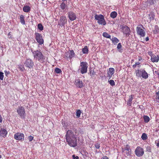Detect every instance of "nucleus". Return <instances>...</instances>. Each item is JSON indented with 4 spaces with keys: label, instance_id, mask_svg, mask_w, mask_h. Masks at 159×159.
<instances>
[{
    "label": "nucleus",
    "instance_id": "11",
    "mask_svg": "<svg viewBox=\"0 0 159 159\" xmlns=\"http://www.w3.org/2000/svg\"><path fill=\"white\" fill-rule=\"evenodd\" d=\"M122 32L126 36H129L130 34V30L129 28L127 26H123L122 28Z\"/></svg>",
    "mask_w": 159,
    "mask_h": 159
},
{
    "label": "nucleus",
    "instance_id": "16",
    "mask_svg": "<svg viewBox=\"0 0 159 159\" xmlns=\"http://www.w3.org/2000/svg\"><path fill=\"white\" fill-rule=\"evenodd\" d=\"M122 150L123 152L125 153L127 156L130 155L131 150L129 145H127L125 148H122Z\"/></svg>",
    "mask_w": 159,
    "mask_h": 159
},
{
    "label": "nucleus",
    "instance_id": "13",
    "mask_svg": "<svg viewBox=\"0 0 159 159\" xmlns=\"http://www.w3.org/2000/svg\"><path fill=\"white\" fill-rule=\"evenodd\" d=\"M24 135L23 133H18L14 135V138L17 140H24Z\"/></svg>",
    "mask_w": 159,
    "mask_h": 159
},
{
    "label": "nucleus",
    "instance_id": "39",
    "mask_svg": "<svg viewBox=\"0 0 159 159\" xmlns=\"http://www.w3.org/2000/svg\"><path fill=\"white\" fill-rule=\"evenodd\" d=\"M140 64V63L139 62H136L135 64L133 65V67L134 68H135L137 66L139 65Z\"/></svg>",
    "mask_w": 159,
    "mask_h": 159
},
{
    "label": "nucleus",
    "instance_id": "6",
    "mask_svg": "<svg viewBox=\"0 0 159 159\" xmlns=\"http://www.w3.org/2000/svg\"><path fill=\"white\" fill-rule=\"evenodd\" d=\"M88 63L86 62L82 61L80 63V68L79 70L82 74L87 73L88 67Z\"/></svg>",
    "mask_w": 159,
    "mask_h": 159
},
{
    "label": "nucleus",
    "instance_id": "30",
    "mask_svg": "<svg viewBox=\"0 0 159 159\" xmlns=\"http://www.w3.org/2000/svg\"><path fill=\"white\" fill-rule=\"evenodd\" d=\"M143 119L145 123H148L150 120L149 117L147 116H143Z\"/></svg>",
    "mask_w": 159,
    "mask_h": 159
},
{
    "label": "nucleus",
    "instance_id": "21",
    "mask_svg": "<svg viewBox=\"0 0 159 159\" xmlns=\"http://www.w3.org/2000/svg\"><path fill=\"white\" fill-rule=\"evenodd\" d=\"M133 95H131L129 96V99L127 102V105L130 106L132 104V101L133 99Z\"/></svg>",
    "mask_w": 159,
    "mask_h": 159
},
{
    "label": "nucleus",
    "instance_id": "37",
    "mask_svg": "<svg viewBox=\"0 0 159 159\" xmlns=\"http://www.w3.org/2000/svg\"><path fill=\"white\" fill-rule=\"evenodd\" d=\"M122 47V46L121 43H119L117 46V48L119 50V52H121L120 51V50H121V49L120 50V49H121Z\"/></svg>",
    "mask_w": 159,
    "mask_h": 159
},
{
    "label": "nucleus",
    "instance_id": "18",
    "mask_svg": "<svg viewBox=\"0 0 159 159\" xmlns=\"http://www.w3.org/2000/svg\"><path fill=\"white\" fill-rule=\"evenodd\" d=\"M7 134V132L6 129L3 128L0 129V136L5 138Z\"/></svg>",
    "mask_w": 159,
    "mask_h": 159
},
{
    "label": "nucleus",
    "instance_id": "49",
    "mask_svg": "<svg viewBox=\"0 0 159 159\" xmlns=\"http://www.w3.org/2000/svg\"><path fill=\"white\" fill-rule=\"evenodd\" d=\"M157 98L159 100V91L156 93Z\"/></svg>",
    "mask_w": 159,
    "mask_h": 159
},
{
    "label": "nucleus",
    "instance_id": "46",
    "mask_svg": "<svg viewBox=\"0 0 159 159\" xmlns=\"http://www.w3.org/2000/svg\"><path fill=\"white\" fill-rule=\"evenodd\" d=\"M155 0H149V3L150 4L152 5L154 4V1Z\"/></svg>",
    "mask_w": 159,
    "mask_h": 159
},
{
    "label": "nucleus",
    "instance_id": "23",
    "mask_svg": "<svg viewBox=\"0 0 159 159\" xmlns=\"http://www.w3.org/2000/svg\"><path fill=\"white\" fill-rule=\"evenodd\" d=\"M111 40L112 41V43L115 45L119 41V40L116 37L112 38L111 39Z\"/></svg>",
    "mask_w": 159,
    "mask_h": 159
},
{
    "label": "nucleus",
    "instance_id": "54",
    "mask_svg": "<svg viewBox=\"0 0 159 159\" xmlns=\"http://www.w3.org/2000/svg\"><path fill=\"white\" fill-rule=\"evenodd\" d=\"M62 125H63V126L64 127L65 125V123H64L63 122H62Z\"/></svg>",
    "mask_w": 159,
    "mask_h": 159
},
{
    "label": "nucleus",
    "instance_id": "58",
    "mask_svg": "<svg viewBox=\"0 0 159 159\" xmlns=\"http://www.w3.org/2000/svg\"><path fill=\"white\" fill-rule=\"evenodd\" d=\"M66 128H67V126H66V127H65V129H66Z\"/></svg>",
    "mask_w": 159,
    "mask_h": 159
},
{
    "label": "nucleus",
    "instance_id": "25",
    "mask_svg": "<svg viewBox=\"0 0 159 159\" xmlns=\"http://www.w3.org/2000/svg\"><path fill=\"white\" fill-rule=\"evenodd\" d=\"M82 51L84 54H88L89 52V49L88 47L87 46H85L84 48L82 49Z\"/></svg>",
    "mask_w": 159,
    "mask_h": 159
},
{
    "label": "nucleus",
    "instance_id": "44",
    "mask_svg": "<svg viewBox=\"0 0 159 159\" xmlns=\"http://www.w3.org/2000/svg\"><path fill=\"white\" fill-rule=\"evenodd\" d=\"M95 147L97 149H99L100 147V144L97 143L95 145Z\"/></svg>",
    "mask_w": 159,
    "mask_h": 159
},
{
    "label": "nucleus",
    "instance_id": "27",
    "mask_svg": "<svg viewBox=\"0 0 159 159\" xmlns=\"http://www.w3.org/2000/svg\"><path fill=\"white\" fill-rule=\"evenodd\" d=\"M117 13L115 11H113L111 12L110 17L112 18H115L117 16Z\"/></svg>",
    "mask_w": 159,
    "mask_h": 159
},
{
    "label": "nucleus",
    "instance_id": "36",
    "mask_svg": "<svg viewBox=\"0 0 159 159\" xmlns=\"http://www.w3.org/2000/svg\"><path fill=\"white\" fill-rule=\"evenodd\" d=\"M38 28L40 30L42 31L43 30V26L42 24L39 23L38 25Z\"/></svg>",
    "mask_w": 159,
    "mask_h": 159
},
{
    "label": "nucleus",
    "instance_id": "38",
    "mask_svg": "<svg viewBox=\"0 0 159 159\" xmlns=\"http://www.w3.org/2000/svg\"><path fill=\"white\" fill-rule=\"evenodd\" d=\"M4 78V73L2 72H0V80H2Z\"/></svg>",
    "mask_w": 159,
    "mask_h": 159
},
{
    "label": "nucleus",
    "instance_id": "24",
    "mask_svg": "<svg viewBox=\"0 0 159 159\" xmlns=\"http://www.w3.org/2000/svg\"><path fill=\"white\" fill-rule=\"evenodd\" d=\"M155 17V15L153 12H151L149 15L148 19H150V21L153 20Z\"/></svg>",
    "mask_w": 159,
    "mask_h": 159
},
{
    "label": "nucleus",
    "instance_id": "2",
    "mask_svg": "<svg viewBox=\"0 0 159 159\" xmlns=\"http://www.w3.org/2000/svg\"><path fill=\"white\" fill-rule=\"evenodd\" d=\"M31 52L34 60L38 61L41 63H43L46 61L45 57L40 51L38 50L34 51L31 50Z\"/></svg>",
    "mask_w": 159,
    "mask_h": 159
},
{
    "label": "nucleus",
    "instance_id": "35",
    "mask_svg": "<svg viewBox=\"0 0 159 159\" xmlns=\"http://www.w3.org/2000/svg\"><path fill=\"white\" fill-rule=\"evenodd\" d=\"M55 72L57 74H59L62 72L61 69L58 68H56L55 70Z\"/></svg>",
    "mask_w": 159,
    "mask_h": 159
},
{
    "label": "nucleus",
    "instance_id": "5",
    "mask_svg": "<svg viewBox=\"0 0 159 159\" xmlns=\"http://www.w3.org/2000/svg\"><path fill=\"white\" fill-rule=\"evenodd\" d=\"M95 20H98L97 22L99 25H105L107 24L104 17L103 15H96L95 16Z\"/></svg>",
    "mask_w": 159,
    "mask_h": 159
},
{
    "label": "nucleus",
    "instance_id": "19",
    "mask_svg": "<svg viewBox=\"0 0 159 159\" xmlns=\"http://www.w3.org/2000/svg\"><path fill=\"white\" fill-rule=\"evenodd\" d=\"M150 60L153 62H157L159 61V55L157 56L154 55L151 57Z\"/></svg>",
    "mask_w": 159,
    "mask_h": 159
},
{
    "label": "nucleus",
    "instance_id": "28",
    "mask_svg": "<svg viewBox=\"0 0 159 159\" xmlns=\"http://www.w3.org/2000/svg\"><path fill=\"white\" fill-rule=\"evenodd\" d=\"M159 30V28L158 25H156L155 26L154 30H153V32L154 34H157L158 33Z\"/></svg>",
    "mask_w": 159,
    "mask_h": 159
},
{
    "label": "nucleus",
    "instance_id": "26",
    "mask_svg": "<svg viewBox=\"0 0 159 159\" xmlns=\"http://www.w3.org/2000/svg\"><path fill=\"white\" fill-rule=\"evenodd\" d=\"M25 17L23 15H21L20 16V22L21 23L22 25H25V22L24 20Z\"/></svg>",
    "mask_w": 159,
    "mask_h": 159
},
{
    "label": "nucleus",
    "instance_id": "53",
    "mask_svg": "<svg viewBox=\"0 0 159 159\" xmlns=\"http://www.w3.org/2000/svg\"><path fill=\"white\" fill-rule=\"evenodd\" d=\"M95 72L94 71H93L92 73V75H95Z\"/></svg>",
    "mask_w": 159,
    "mask_h": 159
},
{
    "label": "nucleus",
    "instance_id": "10",
    "mask_svg": "<svg viewBox=\"0 0 159 159\" xmlns=\"http://www.w3.org/2000/svg\"><path fill=\"white\" fill-rule=\"evenodd\" d=\"M24 64L26 67L30 69H31L33 67L34 65V63L32 59L29 58L27 59L24 62Z\"/></svg>",
    "mask_w": 159,
    "mask_h": 159
},
{
    "label": "nucleus",
    "instance_id": "20",
    "mask_svg": "<svg viewBox=\"0 0 159 159\" xmlns=\"http://www.w3.org/2000/svg\"><path fill=\"white\" fill-rule=\"evenodd\" d=\"M75 83L76 85L79 88H81L83 86V83L81 80L78 79L75 80Z\"/></svg>",
    "mask_w": 159,
    "mask_h": 159
},
{
    "label": "nucleus",
    "instance_id": "32",
    "mask_svg": "<svg viewBox=\"0 0 159 159\" xmlns=\"http://www.w3.org/2000/svg\"><path fill=\"white\" fill-rule=\"evenodd\" d=\"M66 4L63 2L61 3L60 5V7L62 10H64L66 8Z\"/></svg>",
    "mask_w": 159,
    "mask_h": 159
},
{
    "label": "nucleus",
    "instance_id": "31",
    "mask_svg": "<svg viewBox=\"0 0 159 159\" xmlns=\"http://www.w3.org/2000/svg\"><path fill=\"white\" fill-rule=\"evenodd\" d=\"M141 138L142 140H145L147 139L148 136L146 134L143 133L142 134Z\"/></svg>",
    "mask_w": 159,
    "mask_h": 159
},
{
    "label": "nucleus",
    "instance_id": "42",
    "mask_svg": "<svg viewBox=\"0 0 159 159\" xmlns=\"http://www.w3.org/2000/svg\"><path fill=\"white\" fill-rule=\"evenodd\" d=\"M155 144L157 147H159V139H158L155 141Z\"/></svg>",
    "mask_w": 159,
    "mask_h": 159
},
{
    "label": "nucleus",
    "instance_id": "43",
    "mask_svg": "<svg viewBox=\"0 0 159 159\" xmlns=\"http://www.w3.org/2000/svg\"><path fill=\"white\" fill-rule=\"evenodd\" d=\"M148 54L151 57L154 55V54H153L152 52V51L148 52Z\"/></svg>",
    "mask_w": 159,
    "mask_h": 159
},
{
    "label": "nucleus",
    "instance_id": "29",
    "mask_svg": "<svg viewBox=\"0 0 159 159\" xmlns=\"http://www.w3.org/2000/svg\"><path fill=\"white\" fill-rule=\"evenodd\" d=\"M102 35L104 37L107 38L111 39V35L108 34L107 33L103 32L102 34Z\"/></svg>",
    "mask_w": 159,
    "mask_h": 159
},
{
    "label": "nucleus",
    "instance_id": "45",
    "mask_svg": "<svg viewBox=\"0 0 159 159\" xmlns=\"http://www.w3.org/2000/svg\"><path fill=\"white\" fill-rule=\"evenodd\" d=\"M4 72L5 73V75L7 76L10 73L9 71H7L6 70H5Z\"/></svg>",
    "mask_w": 159,
    "mask_h": 159
},
{
    "label": "nucleus",
    "instance_id": "8",
    "mask_svg": "<svg viewBox=\"0 0 159 159\" xmlns=\"http://www.w3.org/2000/svg\"><path fill=\"white\" fill-rule=\"evenodd\" d=\"M34 35L35 39L37 42L40 45H42L43 44L44 40L42 35L40 34L37 32H36Z\"/></svg>",
    "mask_w": 159,
    "mask_h": 159
},
{
    "label": "nucleus",
    "instance_id": "1",
    "mask_svg": "<svg viewBox=\"0 0 159 159\" xmlns=\"http://www.w3.org/2000/svg\"><path fill=\"white\" fill-rule=\"evenodd\" d=\"M70 129L71 130H69L66 132V141L70 147H75L77 144V136L71 130L75 132L76 129L74 128H71Z\"/></svg>",
    "mask_w": 159,
    "mask_h": 159
},
{
    "label": "nucleus",
    "instance_id": "15",
    "mask_svg": "<svg viewBox=\"0 0 159 159\" xmlns=\"http://www.w3.org/2000/svg\"><path fill=\"white\" fill-rule=\"evenodd\" d=\"M115 72V69L113 68H110L107 71V77L109 80L111 79L112 75Z\"/></svg>",
    "mask_w": 159,
    "mask_h": 159
},
{
    "label": "nucleus",
    "instance_id": "47",
    "mask_svg": "<svg viewBox=\"0 0 159 159\" xmlns=\"http://www.w3.org/2000/svg\"><path fill=\"white\" fill-rule=\"evenodd\" d=\"M72 158L73 159H79V157L78 156H75V155H72Z\"/></svg>",
    "mask_w": 159,
    "mask_h": 159
},
{
    "label": "nucleus",
    "instance_id": "55",
    "mask_svg": "<svg viewBox=\"0 0 159 159\" xmlns=\"http://www.w3.org/2000/svg\"><path fill=\"white\" fill-rule=\"evenodd\" d=\"M62 0V1L63 2H65V1H67V0Z\"/></svg>",
    "mask_w": 159,
    "mask_h": 159
},
{
    "label": "nucleus",
    "instance_id": "4",
    "mask_svg": "<svg viewBox=\"0 0 159 159\" xmlns=\"http://www.w3.org/2000/svg\"><path fill=\"white\" fill-rule=\"evenodd\" d=\"M136 32L137 34L140 37H144L146 34L145 29L141 25H139L137 27Z\"/></svg>",
    "mask_w": 159,
    "mask_h": 159
},
{
    "label": "nucleus",
    "instance_id": "50",
    "mask_svg": "<svg viewBox=\"0 0 159 159\" xmlns=\"http://www.w3.org/2000/svg\"><path fill=\"white\" fill-rule=\"evenodd\" d=\"M2 121V118L0 115V123H1Z\"/></svg>",
    "mask_w": 159,
    "mask_h": 159
},
{
    "label": "nucleus",
    "instance_id": "34",
    "mask_svg": "<svg viewBox=\"0 0 159 159\" xmlns=\"http://www.w3.org/2000/svg\"><path fill=\"white\" fill-rule=\"evenodd\" d=\"M108 82L111 86H113L115 85V83L113 80H108Z\"/></svg>",
    "mask_w": 159,
    "mask_h": 159
},
{
    "label": "nucleus",
    "instance_id": "12",
    "mask_svg": "<svg viewBox=\"0 0 159 159\" xmlns=\"http://www.w3.org/2000/svg\"><path fill=\"white\" fill-rule=\"evenodd\" d=\"M67 22L66 17L65 16H61L58 25H61L65 28V25Z\"/></svg>",
    "mask_w": 159,
    "mask_h": 159
},
{
    "label": "nucleus",
    "instance_id": "48",
    "mask_svg": "<svg viewBox=\"0 0 159 159\" xmlns=\"http://www.w3.org/2000/svg\"><path fill=\"white\" fill-rule=\"evenodd\" d=\"M101 159H109V158L107 156H104L102 157Z\"/></svg>",
    "mask_w": 159,
    "mask_h": 159
},
{
    "label": "nucleus",
    "instance_id": "22",
    "mask_svg": "<svg viewBox=\"0 0 159 159\" xmlns=\"http://www.w3.org/2000/svg\"><path fill=\"white\" fill-rule=\"evenodd\" d=\"M30 8L28 6H25L23 8V11L25 12H28L30 11Z\"/></svg>",
    "mask_w": 159,
    "mask_h": 159
},
{
    "label": "nucleus",
    "instance_id": "14",
    "mask_svg": "<svg viewBox=\"0 0 159 159\" xmlns=\"http://www.w3.org/2000/svg\"><path fill=\"white\" fill-rule=\"evenodd\" d=\"M69 19L71 21H73L76 19V15L75 13L72 11H70L67 13Z\"/></svg>",
    "mask_w": 159,
    "mask_h": 159
},
{
    "label": "nucleus",
    "instance_id": "52",
    "mask_svg": "<svg viewBox=\"0 0 159 159\" xmlns=\"http://www.w3.org/2000/svg\"><path fill=\"white\" fill-rule=\"evenodd\" d=\"M142 59V58L141 57H139V61H140Z\"/></svg>",
    "mask_w": 159,
    "mask_h": 159
},
{
    "label": "nucleus",
    "instance_id": "17",
    "mask_svg": "<svg viewBox=\"0 0 159 159\" xmlns=\"http://www.w3.org/2000/svg\"><path fill=\"white\" fill-rule=\"evenodd\" d=\"M66 55H67L66 56V57L67 58L71 59L74 57L75 53L73 50H70L69 52H67L66 53Z\"/></svg>",
    "mask_w": 159,
    "mask_h": 159
},
{
    "label": "nucleus",
    "instance_id": "56",
    "mask_svg": "<svg viewBox=\"0 0 159 159\" xmlns=\"http://www.w3.org/2000/svg\"><path fill=\"white\" fill-rule=\"evenodd\" d=\"M158 78L159 79V74H158Z\"/></svg>",
    "mask_w": 159,
    "mask_h": 159
},
{
    "label": "nucleus",
    "instance_id": "3",
    "mask_svg": "<svg viewBox=\"0 0 159 159\" xmlns=\"http://www.w3.org/2000/svg\"><path fill=\"white\" fill-rule=\"evenodd\" d=\"M136 75L138 78H142L146 79L148 77V75L144 69L135 70Z\"/></svg>",
    "mask_w": 159,
    "mask_h": 159
},
{
    "label": "nucleus",
    "instance_id": "57",
    "mask_svg": "<svg viewBox=\"0 0 159 159\" xmlns=\"http://www.w3.org/2000/svg\"><path fill=\"white\" fill-rule=\"evenodd\" d=\"M1 157H2V156H1V155H0V159L1 158Z\"/></svg>",
    "mask_w": 159,
    "mask_h": 159
},
{
    "label": "nucleus",
    "instance_id": "51",
    "mask_svg": "<svg viewBox=\"0 0 159 159\" xmlns=\"http://www.w3.org/2000/svg\"><path fill=\"white\" fill-rule=\"evenodd\" d=\"M145 40L146 41H148L149 40V38L148 37H147L145 38Z\"/></svg>",
    "mask_w": 159,
    "mask_h": 159
},
{
    "label": "nucleus",
    "instance_id": "41",
    "mask_svg": "<svg viewBox=\"0 0 159 159\" xmlns=\"http://www.w3.org/2000/svg\"><path fill=\"white\" fill-rule=\"evenodd\" d=\"M34 139V137L30 135L28 137V139L29 140V141L31 142V141Z\"/></svg>",
    "mask_w": 159,
    "mask_h": 159
},
{
    "label": "nucleus",
    "instance_id": "33",
    "mask_svg": "<svg viewBox=\"0 0 159 159\" xmlns=\"http://www.w3.org/2000/svg\"><path fill=\"white\" fill-rule=\"evenodd\" d=\"M81 113V111L80 110H77L76 112V115L77 118H79L80 117V114Z\"/></svg>",
    "mask_w": 159,
    "mask_h": 159
},
{
    "label": "nucleus",
    "instance_id": "40",
    "mask_svg": "<svg viewBox=\"0 0 159 159\" xmlns=\"http://www.w3.org/2000/svg\"><path fill=\"white\" fill-rule=\"evenodd\" d=\"M147 151H148L149 152H151V148L149 146H147L146 148Z\"/></svg>",
    "mask_w": 159,
    "mask_h": 159
},
{
    "label": "nucleus",
    "instance_id": "59",
    "mask_svg": "<svg viewBox=\"0 0 159 159\" xmlns=\"http://www.w3.org/2000/svg\"><path fill=\"white\" fill-rule=\"evenodd\" d=\"M10 33H9L8 34V35H10Z\"/></svg>",
    "mask_w": 159,
    "mask_h": 159
},
{
    "label": "nucleus",
    "instance_id": "9",
    "mask_svg": "<svg viewBox=\"0 0 159 159\" xmlns=\"http://www.w3.org/2000/svg\"><path fill=\"white\" fill-rule=\"evenodd\" d=\"M135 153L137 156L139 157H142L144 153L143 149L140 146H138L135 150Z\"/></svg>",
    "mask_w": 159,
    "mask_h": 159
},
{
    "label": "nucleus",
    "instance_id": "7",
    "mask_svg": "<svg viewBox=\"0 0 159 159\" xmlns=\"http://www.w3.org/2000/svg\"><path fill=\"white\" fill-rule=\"evenodd\" d=\"M17 112L22 119H24L25 116V109L23 107L19 106L17 109Z\"/></svg>",
    "mask_w": 159,
    "mask_h": 159
}]
</instances>
